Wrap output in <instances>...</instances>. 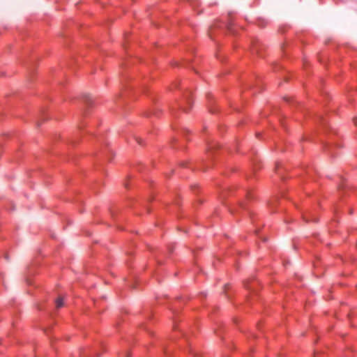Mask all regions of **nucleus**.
Here are the masks:
<instances>
[{
	"instance_id": "f257e3e1",
	"label": "nucleus",
	"mask_w": 357,
	"mask_h": 357,
	"mask_svg": "<svg viewBox=\"0 0 357 357\" xmlns=\"http://www.w3.org/2000/svg\"><path fill=\"white\" fill-rule=\"evenodd\" d=\"M63 305V299L61 297H59L56 301V306L57 308L61 307Z\"/></svg>"
},
{
	"instance_id": "f03ea898",
	"label": "nucleus",
	"mask_w": 357,
	"mask_h": 357,
	"mask_svg": "<svg viewBox=\"0 0 357 357\" xmlns=\"http://www.w3.org/2000/svg\"><path fill=\"white\" fill-rule=\"evenodd\" d=\"M84 98L86 99V101H88V100H89V96H84Z\"/></svg>"
}]
</instances>
